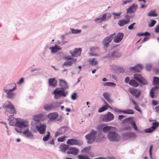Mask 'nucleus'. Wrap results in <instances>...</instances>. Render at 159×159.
<instances>
[{
	"mask_svg": "<svg viewBox=\"0 0 159 159\" xmlns=\"http://www.w3.org/2000/svg\"><path fill=\"white\" fill-rule=\"evenodd\" d=\"M101 118L103 121L107 122L113 120L114 119V116L112 113L108 112L107 114L102 116Z\"/></svg>",
	"mask_w": 159,
	"mask_h": 159,
	"instance_id": "nucleus-3",
	"label": "nucleus"
},
{
	"mask_svg": "<svg viewBox=\"0 0 159 159\" xmlns=\"http://www.w3.org/2000/svg\"><path fill=\"white\" fill-rule=\"evenodd\" d=\"M98 50V48H91L90 49L91 52L89 54L91 56H98L97 53Z\"/></svg>",
	"mask_w": 159,
	"mask_h": 159,
	"instance_id": "nucleus-21",
	"label": "nucleus"
},
{
	"mask_svg": "<svg viewBox=\"0 0 159 159\" xmlns=\"http://www.w3.org/2000/svg\"><path fill=\"white\" fill-rule=\"evenodd\" d=\"M7 112L10 114L11 115L10 116H14V114H16V112L14 108V106H12L11 107L8 108L5 111V113L7 115H8V114L7 113Z\"/></svg>",
	"mask_w": 159,
	"mask_h": 159,
	"instance_id": "nucleus-16",
	"label": "nucleus"
},
{
	"mask_svg": "<svg viewBox=\"0 0 159 159\" xmlns=\"http://www.w3.org/2000/svg\"><path fill=\"white\" fill-rule=\"evenodd\" d=\"M153 84L155 85H159V78L156 76L154 77Z\"/></svg>",
	"mask_w": 159,
	"mask_h": 159,
	"instance_id": "nucleus-37",
	"label": "nucleus"
},
{
	"mask_svg": "<svg viewBox=\"0 0 159 159\" xmlns=\"http://www.w3.org/2000/svg\"><path fill=\"white\" fill-rule=\"evenodd\" d=\"M57 103L52 102L50 104H47L43 106L44 110L46 111L53 110L57 107Z\"/></svg>",
	"mask_w": 159,
	"mask_h": 159,
	"instance_id": "nucleus-6",
	"label": "nucleus"
},
{
	"mask_svg": "<svg viewBox=\"0 0 159 159\" xmlns=\"http://www.w3.org/2000/svg\"><path fill=\"white\" fill-rule=\"evenodd\" d=\"M66 136L60 137L58 138L57 141L60 142H63L66 140Z\"/></svg>",
	"mask_w": 159,
	"mask_h": 159,
	"instance_id": "nucleus-50",
	"label": "nucleus"
},
{
	"mask_svg": "<svg viewBox=\"0 0 159 159\" xmlns=\"http://www.w3.org/2000/svg\"><path fill=\"white\" fill-rule=\"evenodd\" d=\"M12 106H14L12 104L11 102L9 101H6L2 105V107L4 108H9L12 107Z\"/></svg>",
	"mask_w": 159,
	"mask_h": 159,
	"instance_id": "nucleus-26",
	"label": "nucleus"
},
{
	"mask_svg": "<svg viewBox=\"0 0 159 159\" xmlns=\"http://www.w3.org/2000/svg\"><path fill=\"white\" fill-rule=\"evenodd\" d=\"M102 84L104 86H114L116 85L114 83L111 82L103 83Z\"/></svg>",
	"mask_w": 159,
	"mask_h": 159,
	"instance_id": "nucleus-39",
	"label": "nucleus"
},
{
	"mask_svg": "<svg viewBox=\"0 0 159 159\" xmlns=\"http://www.w3.org/2000/svg\"><path fill=\"white\" fill-rule=\"evenodd\" d=\"M77 61V59H72L71 61H65L63 64V65L66 66H72L73 64L75 63Z\"/></svg>",
	"mask_w": 159,
	"mask_h": 159,
	"instance_id": "nucleus-18",
	"label": "nucleus"
},
{
	"mask_svg": "<svg viewBox=\"0 0 159 159\" xmlns=\"http://www.w3.org/2000/svg\"><path fill=\"white\" fill-rule=\"evenodd\" d=\"M90 64L93 66H96L98 64L97 61L95 60V59L91 58L89 60Z\"/></svg>",
	"mask_w": 159,
	"mask_h": 159,
	"instance_id": "nucleus-40",
	"label": "nucleus"
},
{
	"mask_svg": "<svg viewBox=\"0 0 159 159\" xmlns=\"http://www.w3.org/2000/svg\"><path fill=\"white\" fill-rule=\"evenodd\" d=\"M36 127L39 131V134H43L45 133L46 127L45 125L44 124H41L39 126H37Z\"/></svg>",
	"mask_w": 159,
	"mask_h": 159,
	"instance_id": "nucleus-10",
	"label": "nucleus"
},
{
	"mask_svg": "<svg viewBox=\"0 0 159 159\" xmlns=\"http://www.w3.org/2000/svg\"><path fill=\"white\" fill-rule=\"evenodd\" d=\"M67 93V92H65L63 90H59L58 88L56 89L54 91V95L58 94L59 95H62L64 97L66 96Z\"/></svg>",
	"mask_w": 159,
	"mask_h": 159,
	"instance_id": "nucleus-11",
	"label": "nucleus"
},
{
	"mask_svg": "<svg viewBox=\"0 0 159 159\" xmlns=\"http://www.w3.org/2000/svg\"><path fill=\"white\" fill-rule=\"evenodd\" d=\"M129 84L134 87H137L139 86V84L138 82L134 80H131L129 81Z\"/></svg>",
	"mask_w": 159,
	"mask_h": 159,
	"instance_id": "nucleus-29",
	"label": "nucleus"
},
{
	"mask_svg": "<svg viewBox=\"0 0 159 159\" xmlns=\"http://www.w3.org/2000/svg\"><path fill=\"white\" fill-rule=\"evenodd\" d=\"M143 68V66L141 65H138L137 66L131 67V68L137 72H139Z\"/></svg>",
	"mask_w": 159,
	"mask_h": 159,
	"instance_id": "nucleus-28",
	"label": "nucleus"
},
{
	"mask_svg": "<svg viewBox=\"0 0 159 159\" xmlns=\"http://www.w3.org/2000/svg\"><path fill=\"white\" fill-rule=\"evenodd\" d=\"M158 87L157 86H155L154 88H152L150 92V96L152 98H153L155 97L154 94V91H155L158 88Z\"/></svg>",
	"mask_w": 159,
	"mask_h": 159,
	"instance_id": "nucleus-31",
	"label": "nucleus"
},
{
	"mask_svg": "<svg viewBox=\"0 0 159 159\" xmlns=\"http://www.w3.org/2000/svg\"><path fill=\"white\" fill-rule=\"evenodd\" d=\"M17 120V119H16V120ZM28 124V122L23 121H18L16 120V126L20 128L26 127L27 126Z\"/></svg>",
	"mask_w": 159,
	"mask_h": 159,
	"instance_id": "nucleus-15",
	"label": "nucleus"
},
{
	"mask_svg": "<svg viewBox=\"0 0 159 159\" xmlns=\"http://www.w3.org/2000/svg\"><path fill=\"white\" fill-rule=\"evenodd\" d=\"M158 16L154 10L150 11L148 14V16L151 17H155Z\"/></svg>",
	"mask_w": 159,
	"mask_h": 159,
	"instance_id": "nucleus-38",
	"label": "nucleus"
},
{
	"mask_svg": "<svg viewBox=\"0 0 159 159\" xmlns=\"http://www.w3.org/2000/svg\"><path fill=\"white\" fill-rule=\"evenodd\" d=\"M134 79L143 85H146L148 84L147 80L140 75L138 74L134 75Z\"/></svg>",
	"mask_w": 159,
	"mask_h": 159,
	"instance_id": "nucleus-5",
	"label": "nucleus"
},
{
	"mask_svg": "<svg viewBox=\"0 0 159 159\" xmlns=\"http://www.w3.org/2000/svg\"><path fill=\"white\" fill-rule=\"evenodd\" d=\"M130 21V20H125L122 19L119 20L118 23V24L120 26L122 27L124 26L125 25L128 24Z\"/></svg>",
	"mask_w": 159,
	"mask_h": 159,
	"instance_id": "nucleus-23",
	"label": "nucleus"
},
{
	"mask_svg": "<svg viewBox=\"0 0 159 159\" xmlns=\"http://www.w3.org/2000/svg\"><path fill=\"white\" fill-rule=\"evenodd\" d=\"M49 85L52 87H55L57 84V81L54 78H50L48 80Z\"/></svg>",
	"mask_w": 159,
	"mask_h": 159,
	"instance_id": "nucleus-20",
	"label": "nucleus"
},
{
	"mask_svg": "<svg viewBox=\"0 0 159 159\" xmlns=\"http://www.w3.org/2000/svg\"><path fill=\"white\" fill-rule=\"evenodd\" d=\"M77 95L76 93H73L71 96V98L73 100L76 99Z\"/></svg>",
	"mask_w": 159,
	"mask_h": 159,
	"instance_id": "nucleus-57",
	"label": "nucleus"
},
{
	"mask_svg": "<svg viewBox=\"0 0 159 159\" xmlns=\"http://www.w3.org/2000/svg\"><path fill=\"white\" fill-rule=\"evenodd\" d=\"M129 78L128 77H126L125 79V82L126 83H129Z\"/></svg>",
	"mask_w": 159,
	"mask_h": 159,
	"instance_id": "nucleus-64",
	"label": "nucleus"
},
{
	"mask_svg": "<svg viewBox=\"0 0 159 159\" xmlns=\"http://www.w3.org/2000/svg\"><path fill=\"white\" fill-rule=\"evenodd\" d=\"M90 151V149L89 148H84L82 150V152H84L86 153H88Z\"/></svg>",
	"mask_w": 159,
	"mask_h": 159,
	"instance_id": "nucleus-54",
	"label": "nucleus"
},
{
	"mask_svg": "<svg viewBox=\"0 0 159 159\" xmlns=\"http://www.w3.org/2000/svg\"><path fill=\"white\" fill-rule=\"evenodd\" d=\"M152 147H153L152 145H151L150 146V148L149 150V154H150V157L151 159L152 158Z\"/></svg>",
	"mask_w": 159,
	"mask_h": 159,
	"instance_id": "nucleus-60",
	"label": "nucleus"
},
{
	"mask_svg": "<svg viewBox=\"0 0 159 159\" xmlns=\"http://www.w3.org/2000/svg\"><path fill=\"white\" fill-rule=\"evenodd\" d=\"M79 159H89L87 156L79 155L78 156Z\"/></svg>",
	"mask_w": 159,
	"mask_h": 159,
	"instance_id": "nucleus-51",
	"label": "nucleus"
},
{
	"mask_svg": "<svg viewBox=\"0 0 159 159\" xmlns=\"http://www.w3.org/2000/svg\"><path fill=\"white\" fill-rule=\"evenodd\" d=\"M60 148L61 151L62 152H64L67 149L68 147L67 145L64 144L61 145L60 146Z\"/></svg>",
	"mask_w": 159,
	"mask_h": 159,
	"instance_id": "nucleus-32",
	"label": "nucleus"
},
{
	"mask_svg": "<svg viewBox=\"0 0 159 159\" xmlns=\"http://www.w3.org/2000/svg\"><path fill=\"white\" fill-rule=\"evenodd\" d=\"M103 15H104L105 18L106 20V19H109L111 16V14L110 13H107L103 14Z\"/></svg>",
	"mask_w": 159,
	"mask_h": 159,
	"instance_id": "nucleus-47",
	"label": "nucleus"
},
{
	"mask_svg": "<svg viewBox=\"0 0 159 159\" xmlns=\"http://www.w3.org/2000/svg\"><path fill=\"white\" fill-rule=\"evenodd\" d=\"M112 15L114 19H118L119 18L120 15L121 14V12H120L118 13H112Z\"/></svg>",
	"mask_w": 159,
	"mask_h": 159,
	"instance_id": "nucleus-42",
	"label": "nucleus"
},
{
	"mask_svg": "<svg viewBox=\"0 0 159 159\" xmlns=\"http://www.w3.org/2000/svg\"><path fill=\"white\" fill-rule=\"evenodd\" d=\"M58 115L57 112H52L49 114L48 117L50 120H54L58 117Z\"/></svg>",
	"mask_w": 159,
	"mask_h": 159,
	"instance_id": "nucleus-17",
	"label": "nucleus"
},
{
	"mask_svg": "<svg viewBox=\"0 0 159 159\" xmlns=\"http://www.w3.org/2000/svg\"><path fill=\"white\" fill-rule=\"evenodd\" d=\"M112 127L111 126H106L104 127L103 129V131L104 132H106L112 129Z\"/></svg>",
	"mask_w": 159,
	"mask_h": 159,
	"instance_id": "nucleus-45",
	"label": "nucleus"
},
{
	"mask_svg": "<svg viewBox=\"0 0 159 159\" xmlns=\"http://www.w3.org/2000/svg\"><path fill=\"white\" fill-rule=\"evenodd\" d=\"M151 21V23H149L148 24L149 27H153L156 23V21L155 20H152Z\"/></svg>",
	"mask_w": 159,
	"mask_h": 159,
	"instance_id": "nucleus-49",
	"label": "nucleus"
},
{
	"mask_svg": "<svg viewBox=\"0 0 159 159\" xmlns=\"http://www.w3.org/2000/svg\"><path fill=\"white\" fill-rule=\"evenodd\" d=\"M123 37L124 34L123 33H119L113 39V41L115 43H119L121 41Z\"/></svg>",
	"mask_w": 159,
	"mask_h": 159,
	"instance_id": "nucleus-14",
	"label": "nucleus"
},
{
	"mask_svg": "<svg viewBox=\"0 0 159 159\" xmlns=\"http://www.w3.org/2000/svg\"><path fill=\"white\" fill-rule=\"evenodd\" d=\"M136 24V23L135 22H134L129 25L128 27V29L129 30H131L132 29H134L135 28L133 26L134 25Z\"/></svg>",
	"mask_w": 159,
	"mask_h": 159,
	"instance_id": "nucleus-53",
	"label": "nucleus"
},
{
	"mask_svg": "<svg viewBox=\"0 0 159 159\" xmlns=\"http://www.w3.org/2000/svg\"><path fill=\"white\" fill-rule=\"evenodd\" d=\"M3 90L4 92L7 93V97L8 98H12L15 95V93L12 92L15 90V87L13 88L12 89H4Z\"/></svg>",
	"mask_w": 159,
	"mask_h": 159,
	"instance_id": "nucleus-8",
	"label": "nucleus"
},
{
	"mask_svg": "<svg viewBox=\"0 0 159 159\" xmlns=\"http://www.w3.org/2000/svg\"><path fill=\"white\" fill-rule=\"evenodd\" d=\"M23 134L29 138H33L34 137V135L28 129L25 130L23 132Z\"/></svg>",
	"mask_w": 159,
	"mask_h": 159,
	"instance_id": "nucleus-22",
	"label": "nucleus"
},
{
	"mask_svg": "<svg viewBox=\"0 0 159 159\" xmlns=\"http://www.w3.org/2000/svg\"><path fill=\"white\" fill-rule=\"evenodd\" d=\"M15 89H16V84L14 83L9 84L8 85H6L4 87V89H12L13 88H14L15 87Z\"/></svg>",
	"mask_w": 159,
	"mask_h": 159,
	"instance_id": "nucleus-36",
	"label": "nucleus"
},
{
	"mask_svg": "<svg viewBox=\"0 0 159 159\" xmlns=\"http://www.w3.org/2000/svg\"><path fill=\"white\" fill-rule=\"evenodd\" d=\"M103 96L108 102L110 103L113 102V100L111 99L110 95L108 93H104L103 94Z\"/></svg>",
	"mask_w": 159,
	"mask_h": 159,
	"instance_id": "nucleus-25",
	"label": "nucleus"
},
{
	"mask_svg": "<svg viewBox=\"0 0 159 159\" xmlns=\"http://www.w3.org/2000/svg\"><path fill=\"white\" fill-rule=\"evenodd\" d=\"M101 17L97 18L95 20V21L98 22H101L103 21H106L104 15H102Z\"/></svg>",
	"mask_w": 159,
	"mask_h": 159,
	"instance_id": "nucleus-33",
	"label": "nucleus"
},
{
	"mask_svg": "<svg viewBox=\"0 0 159 159\" xmlns=\"http://www.w3.org/2000/svg\"><path fill=\"white\" fill-rule=\"evenodd\" d=\"M115 35V34L114 33L112 34H111L109 36H107L104 39L103 43L105 48H106L108 47L109 43L111 42Z\"/></svg>",
	"mask_w": 159,
	"mask_h": 159,
	"instance_id": "nucleus-7",
	"label": "nucleus"
},
{
	"mask_svg": "<svg viewBox=\"0 0 159 159\" xmlns=\"http://www.w3.org/2000/svg\"><path fill=\"white\" fill-rule=\"evenodd\" d=\"M50 133L48 131L47 132V134L43 138V140L44 141H47L50 138Z\"/></svg>",
	"mask_w": 159,
	"mask_h": 159,
	"instance_id": "nucleus-41",
	"label": "nucleus"
},
{
	"mask_svg": "<svg viewBox=\"0 0 159 159\" xmlns=\"http://www.w3.org/2000/svg\"><path fill=\"white\" fill-rule=\"evenodd\" d=\"M129 92L136 98L139 97L141 95V92L140 90L134 88H129Z\"/></svg>",
	"mask_w": 159,
	"mask_h": 159,
	"instance_id": "nucleus-9",
	"label": "nucleus"
},
{
	"mask_svg": "<svg viewBox=\"0 0 159 159\" xmlns=\"http://www.w3.org/2000/svg\"><path fill=\"white\" fill-rule=\"evenodd\" d=\"M151 34L149 33L146 32L144 33H139L137 34V35L138 36H149Z\"/></svg>",
	"mask_w": 159,
	"mask_h": 159,
	"instance_id": "nucleus-44",
	"label": "nucleus"
},
{
	"mask_svg": "<svg viewBox=\"0 0 159 159\" xmlns=\"http://www.w3.org/2000/svg\"><path fill=\"white\" fill-rule=\"evenodd\" d=\"M60 82V85L62 87V89H66L68 88V86L66 82L64 80L60 79L59 80Z\"/></svg>",
	"mask_w": 159,
	"mask_h": 159,
	"instance_id": "nucleus-24",
	"label": "nucleus"
},
{
	"mask_svg": "<svg viewBox=\"0 0 159 159\" xmlns=\"http://www.w3.org/2000/svg\"><path fill=\"white\" fill-rule=\"evenodd\" d=\"M24 82V79L23 78H21L19 81L17 82V84H20L23 83Z\"/></svg>",
	"mask_w": 159,
	"mask_h": 159,
	"instance_id": "nucleus-63",
	"label": "nucleus"
},
{
	"mask_svg": "<svg viewBox=\"0 0 159 159\" xmlns=\"http://www.w3.org/2000/svg\"><path fill=\"white\" fill-rule=\"evenodd\" d=\"M131 124L134 129L136 131H137L138 128L135 123L134 122H132Z\"/></svg>",
	"mask_w": 159,
	"mask_h": 159,
	"instance_id": "nucleus-56",
	"label": "nucleus"
},
{
	"mask_svg": "<svg viewBox=\"0 0 159 159\" xmlns=\"http://www.w3.org/2000/svg\"><path fill=\"white\" fill-rule=\"evenodd\" d=\"M82 50L81 48H76L73 52L70 51V52L73 57H77L80 55Z\"/></svg>",
	"mask_w": 159,
	"mask_h": 159,
	"instance_id": "nucleus-12",
	"label": "nucleus"
},
{
	"mask_svg": "<svg viewBox=\"0 0 159 159\" xmlns=\"http://www.w3.org/2000/svg\"><path fill=\"white\" fill-rule=\"evenodd\" d=\"M131 100L132 102V103L134 106V109L139 112H141V110L139 108L138 105L137 104V103L133 99H131Z\"/></svg>",
	"mask_w": 159,
	"mask_h": 159,
	"instance_id": "nucleus-30",
	"label": "nucleus"
},
{
	"mask_svg": "<svg viewBox=\"0 0 159 159\" xmlns=\"http://www.w3.org/2000/svg\"><path fill=\"white\" fill-rule=\"evenodd\" d=\"M118 70L119 72L121 73H124L125 72V70L124 69L120 67L118 68Z\"/></svg>",
	"mask_w": 159,
	"mask_h": 159,
	"instance_id": "nucleus-61",
	"label": "nucleus"
},
{
	"mask_svg": "<svg viewBox=\"0 0 159 159\" xmlns=\"http://www.w3.org/2000/svg\"><path fill=\"white\" fill-rule=\"evenodd\" d=\"M49 49L51 50L52 52L55 53L58 50H61V48L58 46L56 45L55 47H50Z\"/></svg>",
	"mask_w": 159,
	"mask_h": 159,
	"instance_id": "nucleus-27",
	"label": "nucleus"
},
{
	"mask_svg": "<svg viewBox=\"0 0 159 159\" xmlns=\"http://www.w3.org/2000/svg\"><path fill=\"white\" fill-rule=\"evenodd\" d=\"M152 127H153V128H154L155 129L159 125V123L158 122H154L152 124Z\"/></svg>",
	"mask_w": 159,
	"mask_h": 159,
	"instance_id": "nucleus-46",
	"label": "nucleus"
},
{
	"mask_svg": "<svg viewBox=\"0 0 159 159\" xmlns=\"http://www.w3.org/2000/svg\"><path fill=\"white\" fill-rule=\"evenodd\" d=\"M154 130V128H153V127H151L150 128L146 129L145 130V131L147 133H151Z\"/></svg>",
	"mask_w": 159,
	"mask_h": 159,
	"instance_id": "nucleus-43",
	"label": "nucleus"
},
{
	"mask_svg": "<svg viewBox=\"0 0 159 159\" xmlns=\"http://www.w3.org/2000/svg\"><path fill=\"white\" fill-rule=\"evenodd\" d=\"M108 139L110 141L117 142L120 139V136L114 131L110 132L107 135Z\"/></svg>",
	"mask_w": 159,
	"mask_h": 159,
	"instance_id": "nucleus-2",
	"label": "nucleus"
},
{
	"mask_svg": "<svg viewBox=\"0 0 159 159\" xmlns=\"http://www.w3.org/2000/svg\"><path fill=\"white\" fill-rule=\"evenodd\" d=\"M137 7V5L134 4L127 10V13H129L134 12L136 10Z\"/></svg>",
	"mask_w": 159,
	"mask_h": 159,
	"instance_id": "nucleus-19",
	"label": "nucleus"
},
{
	"mask_svg": "<svg viewBox=\"0 0 159 159\" xmlns=\"http://www.w3.org/2000/svg\"><path fill=\"white\" fill-rule=\"evenodd\" d=\"M135 135V134L132 132L131 133H128L125 134H123V135L124 136H127L128 137H130L131 135Z\"/></svg>",
	"mask_w": 159,
	"mask_h": 159,
	"instance_id": "nucleus-48",
	"label": "nucleus"
},
{
	"mask_svg": "<svg viewBox=\"0 0 159 159\" xmlns=\"http://www.w3.org/2000/svg\"><path fill=\"white\" fill-rule=\"evenodd\" d=\"M111 55L112 57H119L121 56V54L118 51H115L112 52Z\"/></svg>",
	"mask_w": 159,
	"mask_h": 159,
	"instance_id": "nucleus-35",
	"label": "nucleus"
},
{
	"mask_svg": "<svg viewBox=\"0 0 159 159\" xmlns=\"http://www.w3.org/2000/svg\"><path fill=\"white\" fill-rule=\"evenodd\" d=\"M122 113L128 114H134V111L132 109H127L125 110L121 111Z\"/></svg>",
	"mask_w": 159,
	"mask_h": 159,
	"instance_id": "nucleus-34",
	"label": "nucleus"
},
{
	"mask_svg": "<svg viewBox=\"0 0 159 159\" xmlns=\"http://www.w3.org/2000/svg\"><path fill=\"white\" fill-rule=\"evenodd\" d=\"M66 144L70 145L81 146L83 144L82 141L74 139H69L66 141Z\"/></svg>",
	"mask_w": 159,
	"mask_h": 159,
	"instance_id": "nucleus-4",
	"label": "nucleus"
},
{
	"mask_svg": "<svg viewBox=\"0 0 159 159\" xmlns=\"http://www.w3.org/2000/svg\"><path fill=\"white\" fill-rule=\"evenodd\" d=\"M72 59H74V58H71L70 57V56H66L65 57V59L67 61H69V60H70V61H71Z\"/></svg>",
	"mask_w": 159,
	"mask_h": 159,
	"instance_id": "nucleus-62",
	"label": "nucleus"
},
{
	"mask_svg": "<svg viewBox=\"0 0 159 159\" xmlns=\"http://www.w3.org/2000/svg\"><path fill=\"white\" fill-rule=\"evenodd\" d=\"M78 149L75 148H71L69 149L67 152V153L69 154H72L74 155H77L79 152Z\"/></svg>",
	"mask_w": 159,
	"mask_h": 159,
	"instance_id": "nucleus-13",
	"label": "nucleus"
},
{
	"mask_svg": "<svg viewBox=\"0 0 159 159\" xmlns=\"http://www.w3.org/2000/svg\"><path fill=\"white\" fill-rule=\"evenodd\" d=\"M152 68V66L150 65H147L146 66V69L147 70L150 71Z\"/></svg>",
	"mask_w": 159,
	"mask_h": 159,
	"instance_id": "nucleus-59",
	"label": "nucleus"
},
{
	"mask_svg": "<svg viewBox=\"0 0 159 159\" xmlns=\"http://www.w3.org/2000/svg\"><path fill=\"white\" fill-rule=\"evenodd\" d=\"M97 132L96 131L92 130L90 133L85 136V138L88 140V143H89L91 144L94 141L98 140L96 139Z\"/></svg>",
	"mask_w": 159,
	"mask_h": 159,
	"instance_id": "nucleus-1",
	"label": "nucleus"
},
{
	"mask_svg": "<svg viewBox=\"0 0 159 159\" xmlns=\"http://www.w3.org/2000/svg\"><path fill=\"white\" fill-rule=\"evenodd\" d=\"M107 108L105 106L100 108L98 110V112H102L107 109Z\"/></svg>",
	"mask_w": 159,
	"mask_h": 159,
	"instance_id": "nucleus-52",
	"label": "nucleus"
},
{
	"mask_svg": "<svg viewBox=\"0 0 159 159\" xmlns=\"http://www.w3.org/2000/svg\"><path fill=\"white\" fill-rule=\"evenodd\" d=\"M71 31L72 33L73 34H77L80 33L81 32V30L72 29L71 30Z\"/></svg>",
	"mask_w": 159,
	"mask_h": 159,
	"instance_id": "nucleus-55",
	"label": "nucleus"
},
{
	"mask_svg": "<svg viewBox=\"0 0 159 159\" xmlns=\"http://www.w3.org/2000/svg\"><path fill=\"white\" fill-rule=\"evenodd\" d=\"M155 32L156 33H158L159 32V24L155 27Z\"/></svg>",
	"mask_w": 159,
	"mask_h": 159,
	"instance_id": "nucleus-58",
	"label": "nucleus"
}]
</instances>
